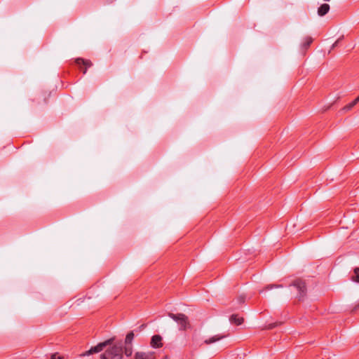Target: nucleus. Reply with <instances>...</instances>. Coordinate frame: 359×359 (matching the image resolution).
I'll return each mask as SVG.
<instances>
[{
	"label": "nucleus",
	"mask_w": 359,
	"mask_h": 359,
	"mask_svg": "<svg viewBox=\"0 0 359 359\" xmlns=\"http://www.w3.org/2000/svg\"><path fill=\"white\" fill-rule=\"evenodd\" d=\"M135 334L133 331H130L126 334L124 347H123L122 341H115L116 338L111 337L102 342L97 344L96 346H92L88 351L83 353L81 355H90L102 351L100 359H123V353L126 356H130L133 353V341Z\"/></svg>",
	"instance_id": "nucleus-1"
},
{
	"label": "nucleus",
	"mask_w": 359,
	"mask_h": 359,
	"mask_svg": "<svg viewBox=\"0 0 359 359\" xmlns=\"http://www.w3.org/2000/svg\"><path fill=\"white\" fill-rule=\"evenodd\" d=\"M168 315L178 324L180 330H186L191 327L189 318L185 314L169 313Z\"/></svg>",
	"instance_id": "nucleus-2"
},
{
	"label": "nucleus",
	"mask_w": 359,
	"mask_h": 359,
	"mask_svg": "<svg viewBox=\"0 0 359 359\" xmlns=\"http://www.w3.org/2000/svg\"><path fill=\"white\" fill-rule=\"evenodd\" d=\"M291 285L295 287L299 292L298 299L302 300L306 294V287L305 282L302 279H297L292 282Z\"/></svg>",
	"instance_id": "nucleus-3"
},
{
	"label": "nucleus",
	"mask_w": 359,
	"mask_h": 359,
	"mask_svg": "<svg viewBox=\"0 0 359 359\" xmlns=\"http://www.w3.org/2000/svg\"><path fill=\"white\" fill-rule=\"evenodd\" d=\"M75 63L80 68L81 71L83 72V74H85L87 72V69L90 67L93 64L89 60H84L83 58L79 57L75 60Z\"/></svg>",
	"instance_id": "nucleus-4"
},
{
	"label": "nucleus",
	"mask_w": 359,
	"mask_h": 359,
	"mask_svg": "<svg viewBox=\"0 0 359 359\" xmlns=\"http://www.w3.org/2000/svg\"><path fill=\"white\" fill-rule=\"evenodd\" d=\"M135 359H156V353L154 351L137 352L135 354Z\"/></svg>",
	"instance_id": "nucleus-5"
},
{
	"label": "nucleus",
	"mask_w": 359,
	"mask_h": 359,
	"mask_svg": "<svg viewBox=\"0 0 359 359\" xmlns=\"http://www.w3.org/2000/svg\"><path fill=\"white\" fill-rule=\"evenodd\" d=\"M151 346L153 348H161L163 346L162 337L158 334L154 335L151 340Z\"/></svg>",
	"instance_id": "nucleus-6"
},
{
	"label": "nucleus",
	"mask_w": 359,
	"mask_h": 359,
	"mask_svg": "<svg viewBox=\"0 0 359 359\" xmlns=\"http://www.w3.org/2000/svg\"><path fill=\"white\" fill-rule=\"evenodd\" d=\"M225 337H226V335H224V334H217V335L210 337L209 339H205L204 341V344L209 345L212 343L217 342Z\"/></svg>",
	"instance_id": "nucleus-7"
},
{
	"label": "nucleus",
	"mask_w": 359,
	"mask_h": 359,
	"mask_svg": "<svg viewBox=\"0 0 359 359\" xmlns=\"http://www.w3.org/2000/svg\"><path fill=\"white\" fill-rule=\"evenodd\" d=\"M329 11L330 5L327 4H323L318 8V15L320 16H324L329 12Z\"/></svg>",
	"instance_id": "nucleus-8"
},
{
	"label": "nucleus",
	"mask_w": 359,
	"mask_h": 359,
	"mask_svg": "<svg viewBox=\"0 0 359 359\" xmlns=\"http://www.w3.org/2000/svg\"><path fill=\"white\" fill-rule=\"evenodd\" d=\"M230 321L231 323L240 325L243 323V318L236 314H233L230 317Z\"/></svg>",
	"instance_id": "nucleus-9"
},
{
	"label": "nucleus",
	"mask_w": 359,
	"mask_h": 359,
	"mask_svg": "<svg viewBox=\"0 0 359 359\" xmlns=\"http://www.w3.org/2000/svg\"><path fill=\"white\" fill-rule=\"evenodd\" d=\"M313 42V38L311 36H306L304 38V41L302 44V48L306 50Z\"/></svg>",
	"instance_id": "nucleus-10"
},
{
	"label": "nucleus",
	"mask_w": 359,
	"mask_h": 359,
	"mask_svg": "<svg viewBox=\"0 0 359 359\" xmlns=\"http://www.w3.org/2000/svg\"><path fill=\"white\" fill-rule=\"evenodd\" d=\"M359 102V95L351 103L346 104L342 109L345 111L351 110Z\"/></svg>",
	"instance_id": "nucleus-11"
},
{
	"label": "nucleus",
	"mask_w": 359,
	"mask_h": 359,
	"mask_svg": "<svg viewBox=\"0 0 359 359\" xmlns=\"http://www.w3.org/2000/svg\"><path fill=\"white\" fill-rule=\"evenodd\" d=\"M351 280L354 282L359 283V267L354 269L353 275L351 276Z\"/></svg>",
	"instance_id": "nucleus-12"
},
{
	"label": "nucleus",
	"mask_w": 359,
	"mask_h": 359,
	"mask_svg": "<svg viewBox=\"0 0 359 359\" xmlns=\"http://www.w3.org/2000/svg\"><path fill=\"white\" fill-rule=\"evenodd\" d=\"M280 287H283V285H268L267 286L265 287L264 290H269L273 288H280Z\"/></svg>",
	"instance_id": "nucleus-13"
},
{
	"label": "nucleus",
	"mask_w": 359,
	"mask_h": 359,
	"mask_svg": "<svg viewBox=\"0 0 359 359\" xmlns=\"http://www.w3.org/2000/svg\"><path fill=\"white\" fill-rule=\"evenodd\" d=\"M50 359H64V357L60 355L58 353H54L51 355Z\"/></svg>",
	"instance_id": "nucleus-14"
},
{
	"label": "nucleus",
	"mask_w": 359,
	"mask_h": 359,
	"mask_svg": "<svg viewBox=\"0 0 359 359\" xmlns=\"http://www.w3.org/2000/svg\"><path fill=\"white\" fill-rule=\"evenodd\" d=\"M238 301L239 302L240 304L243 303L245 302V297L244 296H240L238 298Z\"/></svg>",
	"instance_id": "nucleus-15"
},
{
	"label": "nucleus",
	"mask_w": 359,
	"mask_h": 359,
	"mask_svg": "<svg viewBox=\"0 0 359 359\" xmlns=\"http://www.w3.org/2000/svg\"><path fill=\"white\" fill-rule=\"evenodd\" d=\"M341 39H342V37L339 38V39H338L334 42V43L332 45V48H335V47L337 46V44H338V43L339 42V41H340V40H341Z\"/></svg>",
	"instance_id": "nucleus-16"
},
{
	"label": "nucleus",
	"mask_w": 359,
	"mask_h": 359,
	"mask_svg": "<svg viewBox=\"0 0 359 359\" xmlns=\"http://www.w3.org/2000/svg\"><path fill=\"white\" fill-rule=\"evenodd\" d=\"M359 308V302L353 308L351 311H355Z\"/></svg>",
	"instance_id": "nucleus-17"
}]
</instances>
